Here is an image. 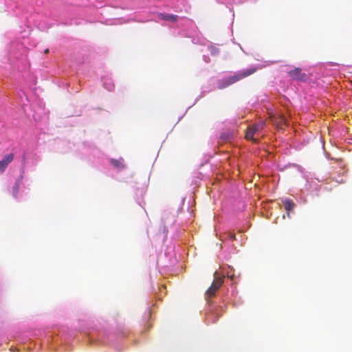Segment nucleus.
Masks as SVG:
<instances>
[{"mask_svg": "<svg viewBox=\"0 0 352 352\" xmlns=\"http://www.w3.org/2000/svg\"><path fill=\"white\" fill-rule=\"evenodd\" d=\"M257 71V68L252 67L244 70L239 71L234 75L222 78L217 82V87L219 89H223L242 79L250 76Z\"/></svg>", "mask_w": 352, "mask_h": 352, "instance_id": "f257e3e1", "label": "nucleus"}, {"mask_svg": "<svg viewBox=\"0 0 352 352\" xmlns=\"http://www.w3.org/2000/svg\"><path fill=\"white\" fill-rule=\"evenodd\" d=\"M217 272L214 273L215 278L213 280L210 287L206 290L205 293L206 299L208 300V298H212L216 295L217 292L221 287L223 279L222 277L216 276Z\"/></svg>", "mask_w": 352, "mask_h": 352, "instance_id": "f03ea898", "label": "nucleus"}, {"mask_svg": "<svg viewBox=\"0 0 352 352\" xmlns=\"http://www.w3.org/2000/svg\"><path fill=\"white\" fill-rule=\"evenodd\" d=\"M265 124V123L264 121H260L258 123L249 126L246 131L245 138L256 142V140L254 138V135L262 130L264 128Z\"/></svg>", "mask_w": 352, "mask_h": 352, "instance_id": "7ed1b4c3", "label": "nucleus"}, {"mask_svg": "<svg viewBox=\"0 0 352 352\" xmlns=\"http://www.w3.org/2000/svg\"><path fill=\"white\" fill-rule=\"evenodd\" d=\"M288 74L296 80L305 81L307 80V75L302 72L301 69L299 67L290 70Z\"/></svg>", "mask_w": 352, "mask_h": 352, "instance_id": "20e7f679", "label": "nucleus"}, {"mask_svg": "<svg viewBox=\"0 0 352 352\" xmlns=\"http://www.w3.org/2000/svg\"><path fill=\"white\" fill-rule=\"evenodd\" d=\"M14 158V153H9L3 157V160L0 161V173H3L6 169Z\"/></svg>", "mask_w": 352, "mask_h": 352, "instance_id": "39448f33", "label": "nucleus"}, {"mask_svg": "<svg viewBox=\"0 0 352 352\" xmlns=\"http://www.w3.org/2000/svg\"><path fill=\"white\" fill-rule=\"evenodd\" d=\"M272 122L274 124L277 125L278 127L287 125V119L283 115L273 116L272 118Z\"/></svg>", "mask_w": 352, "mask_h": 352, "instance_id": "423d86ee", "label": "nucleus"}, {"mask_svg": "<svg viewBox=\"0 0 352 352\" xmlns=\"http://www.w3.org/2000/svg\"><path fill=\"white\" fill-rule=\"evenodd\" d=\"M159 17L160 19H162L163 21H168L171 23H176L179 19V16L176 14H164V13H160Z\"/></svg>", "mask_w": 352, "mask_h": 352, "instance_id": "0eeeda50", "label": "nucleus"}, {"mask_svg": "<svg viewBox=\"0 0 352 352\" xmlns=\"http://www.w3.org/2000/svg\"><path fill=\"white\" fill-rule=\"evenodd\" d=\"M283 205H284L285 209L287 212L292 210L295 206L294 203L290 199H285L283 201Z\"/></svg>", "mask_w": 352, "mask_h": 352, "instance_id": "6e6552de", "label": "nucleus"}, {"mask_svg": "<svg viewBox=\"0 0 352 352\" xmlns=\"http://www.w3.org/2000/svg\"><path fill=\"white\" fill-rule=\"evenodd\" d=\"M111 164L116 168H123L124 166L120 160L111 159Z\"/></svg>", "mask_w": 352, "mask_h": 352, "instance_id": "1a4fd4ad", "label": "nucleus"}, {"mask_svg": "<svg viewBox=\"0 0 352 352\" xmlns=\"http://www.w3.org/2000/svg\"><path fill=\"white\" fill-rule=\"evenodd\" d=\"M224 238L226 239H228L230 240H234L235 239V234L232 232H227L224 234Z\"/></svg>", "mask_w": 352, "mask_h": 352, "instance_id": "9d476101", "label": "nucleus"}, {"mask_svg": "<svg viewBox=\"0 0 352 352\" xmlns=\"http://www.w3.org/2000/svg\"><path fill=\"white\" fill-rule=\"evenodd\" d=\"M19 184H15L14 186H13V194L14 196L16 195L18 191H19Z\"/></svg>", "mask_w": 352, "mask_h": 352, "instance_id": "9b49d317", "label": "nucleus"}, {"mask_svg": "<svg viewBox=\"0 0 352 352\" xmlns=\"http://www.w3.org/2000/svg\"><path fill=\"white\" fill-rule=\"evenodd\" d=\"M45 54H47L49 52V50L48 49H46L45 51H44Z\"/></svg>", "mask_w": 352, "mask_h": 352, "instance_id": "f8f14e48", "label": "nucleus"}, {"mask_svg": "<svg viewBox=\"0 0 352 352\" xmlns=\"http://www.w3.org/2000/svg\"><path fill=\"white\" fill-rule=\"evenodd\" d=\"M230 278H231V279H233V278H234V275H231V276H230Z\"/></svg>", "mask_w": 352, "mask_h": 352, "instance_id": "ddd939ff", "label": "nucleus"}]
</instances>
